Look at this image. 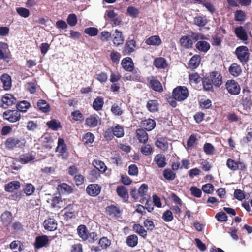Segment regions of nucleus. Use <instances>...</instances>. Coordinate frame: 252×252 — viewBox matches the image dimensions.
Returning <instances> with one entry per match:
<instances>
[{
	"instance_id": "4468645a",
	"label": "nucleus",
	"mask_w": 252,
	"mask_h": 252,
	"mask_svg": "<svg viewBox=\"0 0 252 252\" xmlns=\"http://www.w3.org/2000/svg\"><path fill=\"white\" fill-rule=\"evenodd\" d=\"M212 83L216 87H219L222 83V76L220 74L217 72H212L210 76Z\"/></svg>"
},
{
	"instance_id": "58836bf2",
	"label": "nucleus",
	"mask_w": 252,
	"mask_h": 252,
	"mask_svg": "<svg viewBox=\"0 0 252 252\" xmlns=\"http://www.w3.org/2000/svg\"><path fill=\"white\" fill-rule=\"evenodd\" d=\"M156 146L160 149L165 151L168 149V145L167 141L163 138H158L155 143Z\"/></svg>"
},
{
	"instance_id": "4be33fe9",
	"label": "nucleus",
	"mask_w": 252,
	"mask_h": 252,
	"mask_svg": "<svg viewBox=\"0 0 252 252\" xmlns=\"http://www.w3.org/2000/svg\"><path fill=\"white\" fill-rule=\"evenodd\" d=\"M196 48L199 51L206 53L209 50L210 45L208 42L202 40L197 42Z\"/></svg>"
},
{
	"instance_id": "c756f323",
	"label": "nucleus",
	"mask_w": 252,
	"mask_h": 252,
	"mask_svg": "<svg viewBox=\"0 0 252 252\" xmlns=\"http://www.w3.org/2000/svg\"><path fill=\"white\" fill-rule=\"evenodd\" d=\"M154 64L158 68H165L167 66L166 60L162 57L155 59L154 61Z\"/></svg>"
},
{
	"instance_id": "0eeeda50",
	"label": "nucleus",
	"mask_w": 252,
	"mask_h": 252,
	"mask_svg": "<svg viewBox=\"0 0 252 252\" xmlns=\"http://www.w3.org/2000/svg\"><path fill=\"white\" fill-rule=\"evenodd\" d=\"M17 100L16 98H14L12 94H6L2 98L0 106L2 108L6 109L8 107L15 104Z\"/></svg>"
},
{
	"instance_id": "f3484780",
	"label": "nucleus",
	"mask_w": 252,
	"mask_h": 252,
	"mask_svg": "<svg viewBox=\"0 0 252 252\" xmlns=\"http://www.w3.org/2000/svg\"><path fill=\"white\" fill-rule=\"evenodd\" d=\"M20 187V183L18 181H11L5 186V190L7 192H12Z\"/></svg>"
},
{
	"instance_id": "39448f33",
	"label": "nucleus",
	"mask_w": 252,
	"mask_h": 252,
	"mask_svg": "<svg viewBox=\"0 0 252 252\" xmlns=\"http://www.w3.org/2000/svg\"><path fill=\"white\" fill-rule=\"evenodd\" d=\"M3 117L5 120L14 123L20 120L21 115L17 110H9L3 113Z\"/></svg>"
},
{
	"instance_id": "72a5a7b5",
	"label": "nucleus",
	"mask_w": 252,
	"mask_h": 252,
	"mask_svg": "<svg viewBox=\"0 0 252 252\" xmlns=\"http://www.w3.org/2000/svg\"><path fill=\"white\" fill-rule=\"evenodd\" d=\"M147 108L151 112L158 111V103L156 100H150L147 102Z\"/></svg>"
},
{
	"instance_id": "13d9d810",
	"label": "nucleus",
	"mask_w": 252,
	"mask_h": 252,
	"mask_svg": "<svg viewBox=\"0 0 252 252\" xmlns=\"http://www.w3.org/2000/svg\"><path fill=\"white\" fill-rule=\"evenodd\" d=\"M47 125L49 128L53 130H56L60 127V122L56 120H52L47 123Z\"/></svg>"
},
{
	"instance_id": "423d86ee",
	"label": "nucleus",
	"mask_w": 252,
	"mask_h": 252,
	"mask_svg": "<svg viewBox=\"0 0 252 252\" xmlns=\"http://www.w3.org/2000/svg\"><path fill=\"white\" fill-rule=\"evenodd\" d=\"M226 87L228 92L233 95H237L240 92L239 85L234 80H228L226 83Z\"/></svg>"
},
{
	"instance_id": "0e129e2a",
	"label": "nucleus",
	"mask_w": 252,
	"mask_h": 252,
	"mask_svg": "<svg viewBox=\"0 0 252 252\" xmlns=\"http://www.w3.org/2000/svg\"><path fill=\"white\" fill-rule=\"evenodd\" d=\"M111 110L113 114L115 115L120 116L123 114L122 110L117 104H114L112 106Z\"/></svg>"
},
{
	"instance_id": "f03ea898",
	"label": "nucleus",
	"mask_w": 252,
	"mask_h": 252,
	"mask_svg": "<svg viewBox=\"0 0 252 252\" xmlns=\"http://www.w3.org/2000/svg\"><path fill=\"white\" fill-rule=\"evenodd\" d=\"M111 133H113V134L118 138L122 137L124 135V128L118 124L114 125L111 128H109L106 131L105 137L111 139L112 136Z\"/></svg>"
},
{
	"instance_id": "603ef678",
	"label": "nucleus",
	"mask_w": 252,
	"mask_h": 252,
	"mask_svg": "<svg viewBox=\"0 0 252 252\" xmlns=\"http://www.w3.org/2000/svg\"><path fill=\"white\" fill-rule=\"evenodd\" d=\"M16 12L21 17L27 18L30 15L29 10L24 7H18L16 8Z\"/></svg>"
},
{
	"instance_id": "ddd939ff",
	"label": "nucleus",
	"mask_w": 252,
	"mask_h": 252,
	"mask_svg": "<svg viewBox=\"0 0 252 252\" xmlns=\"http://www.w3.org/2000/svg\"><path fill=\"white\" fill-rule=\"evenodd\" d=\"M122 67L126 71L131 72L134 70V64L132 59L129 57L124 59L121 62Z\"/></svg>"
},
{
	"instance_id": "f257e3e1",
	"label": "nucleus",
	"mask_w": 252,
	"mask_h": 252,
	"mask_svg": "<svg viewBox=\"0 0 252 252\" xmlns=\"http://www.w3.org/2000/svg\"><path fill=\"white\" fill-rule=\"evenodd\" d=\"M172 94L175 100L181 101L187 98L189 93L186 87L179 86L173 90Z\"/></svg>"
},
{
	"instance_id": "6ab92c4d",
	"label": "nucleus",
	"mask_w": 252,
	"mask_h": 252,
	"mask_svg": "<svg viewBox=\"0 0 252 252\" xmlns=\"http://www.w3.org/2000/svg\"><path fill=\"white\" fill-rule=\"evenodd\" d=\"M154 161L159 168H163L167 164L164 156L161 154L156 155L154 159Z\"/></svg>"
},
{
	"instance_id": "a19ab883",
	"label": "nucleus",
	"mask_w": 252,
	"mask_h": 252,
	"mask_svg": "<svg viewBox=\"0 0 252 252\" xmlns=\"http://www.w3.org/2000/svg\"><path fill=\"white\" fill-rule=\"evenodd\" d=\"M93 165L97 170L102 173L104 172L107 168L104 162L98 160H94Z\"/></svg>"
},
{
	"instance_id": "cd10ccee",
	"label": "nucleus",
	"mask_w": 252,
	"mask_h": 252,
	"mask_svg": "<svg viewBox=\"0 0 252 252\" xmlns=\"http://www.w3.org/2000/svg\"><path fill=\"white\" fill-rule=\"evenodd\" d=\"M142 125L146 130L151 131L155 127L156 122L153 119H148L142 121Z\"/></svg>"
},
{
	"instance_id": "c9c22d12",
	"label": "nucleus",
	"mask_w": 252,
	"mask_h": 252,
	"mask_svg": "<svg viewBox=\"0 0 252 252\" xmlns=\"http://www.w3.org/2000/svg\"><path fill=\"white\" fill-rule=\"evenodd\" d=\"M136 48V42L134 40L128 41L126 45L125 51L127 54H130L135 50Z\"/></svg>"
},
{
	"instance_id": "6e6552de",
	"label": "nucleus",
	"mask_w": 252,
	"mask_h": 252,
	"mask_svg": "<svg viewBox=\"0 0 252 252\" xmlns=\"http://www.w3.org/2000/svg\"><path fill=\"white\" fill-rule=\"evenodd\" d=\"M101 190V187L98 184H92L88 185L86 188L87 193L91 196H97Z\"/></svg>"
},
{
	"instance_id": "09e8293b",
	"label": "nucleus",
	"mask_w": 252,
	"mask_h": 252,
	"mask_svg": "<svg viewBox=\"0 0 252 252\" xmlns=\"http://www.w3.org/2000/svg\"><path fill=\"white\" fill-rule=\"evenodd\" d=\"M204 152L208 155H212L215 152L214 147L210 143H207L203 147Z\"/></svg>"
},
{
	"instance_id": "de8ad7c7",
	"label": "nucleus",
	"mask_w": 252,
	"mask_h": 252,
	"mask_svg": "<svg viewBox=\"0 0 252 252\" xmlns=\"http://www.w3.org/2000/svg\"><path fill=\"white\" fill-rule=\"evenodd\" d=\"M162 219L165 222H170L174 218L173 213L170 210H167L164 212L162 217Z\"/></svg>"
},
{
	"instance_id": "20e7f679",
	"label": "nucleus",
	"mask_w": 252,
	"mask_h": 252,
	"mask_svg": "<svg viewBox=\"0 0 252 252\" xmlns=\"http://www.w3.org/2000/svg\"><path fill=\"white\" fill-rule=\"evenodd\" d=\"M235 54L242 63H246L248 61L250 54L247 47L241 46L237 47L235 50Z\"/></svg>"
},
{
	"instance_id": "473e14b6",
	"label": "nucleus",
	"mask_w": 252,
	"mask_h": 252,
	"mask_svg": "<svg viewBox=\"0 0 252 252\" xmlns=\"http://www.w3.org/2000/svg\"><path fill=\"white\" fill-rule=\"evenodd\" d=\"M137 138L141 143H146L148 139L147 132L142 129H139L136 131Z\"/></svg>"
},
{
	"instance_id": "1a4fd4ad",
	"label": "nucleus",
	"mask_w": 252,
	"mask_h": 252,
	"mask_svg": "<svg viewBox=\"0 0 252 252\" xmlns=\"http://www.w3.org/2000/svg\"><path fill=\"white\" fill-rule=\"evenodd\" d=\"M131 73L125 74L124 79L126 81H141L142 78L140 76L139 71L138 69H134Z\"/></svg>"
},
{
	"instance_id": "393cba45",
	"label": "nucleus",
	"mask_w": 252,
	"mask_h": 252,
	"mask_svg": "<svg viewBox=\"0 0 252 252\" xmlns=\"http://www.w3.org/2000/svg\"><path fill=\"white\" fill-rule=\"evenodd\" d=\"M1 220L4 225H8L12 220V213L9 211H5L1 216Z\"/></svg>"
},
{
	"instance_id": "c85d7f7f",
	"label": "nucleus",
	"mask_w": 252,
	"mask_h": 252,
	"mask_svg": "<svg viewBox=\"0 0 252 252\" xmlns=\"http://www.w3.org/2000/svg\"><path fill=\"white\" fill-rule=\"evenodd\" d=\"M201 61V58L199 55H195L193 56L190 60L189 63V66L192 69L196 68L199 65Z\"/></svg>"
},
{
	"instance_id": "680f3d73",
	"label": "nucleus",
	"mask_w": 252,
	"mask_h": 252,
	"mask_svg": "<svg viewBox=\"0 0 252 252\" xmlns=\"http://www.w3.org/2000/svg\"><path fill=\"white\" fill-rule=\"evenodd\" d=\"M226 165L231 170H236L238 169V163L232 159L229 158L227 160Z\"/></svg>"
},
{
	"instance_id": "aec40b11",
	"label": "nucleus",
	"mask_w": 252,
	"mask_h": 252,
	"mask_svg": "<svg viewBox=\"0 0 252 252\" xmlns=\"http://www.w3.org/2000/svg\"><path fill=\"white\" fill-rule=\"evenodd\" d=\"M116 192L118 195L125 201L128 198V190L124 186H119L117 188Z\"/></svg>"
},
{
	"instance_id": "c03bdc74",
	"label": "nucleus",
	"mask_w": 252,
	"mask_h": 252,
	"mask_svg": "<svg viewBox=\"0 0 252 252\" xmlns=\"http://www.w3.org/2000/svg\"><path fill=\"white\" fill-rule=\"evenodd\" d=\"M126 244L131 247H134L138 243V237L135 235L129 236L126 239Z\"/></svg>"
},
{
	"instance_id": "ea45409f",
	"label": "nucleus",
	"mask_w": 252,
	"mask_h": 252,
	"mask_svg": "<svg viewBox=\"0 0 252 252\" xmlns=\"http://www.w3.org/2000/svg\"><path fill=\"white\" fill-rule=\"evenodd\" d=\"M208 23L206 16H196L194 18V23L199 26L203 27Z\"/></svg>"
},
{
	"instance_id": "e433bc0d",
	"label": "nucleus",
	"mask_w": 252,
	"mask_h": 252,
	"mask_svg": "<svg viewBox=\"0 0 252 252\" xmlns=\"http://www.w3.org/2000/svg\"><path fill=\"white\" fill-rule=\"evenodd\" d=\"M106 212L112 217H116L120 214V211L118 207L111 205L107 207Z\"/></svg>"
},
{
	"instance_id": "2f4dec72",
	"label": "nucleus",
	"mask_w": 252,
	"mask_h": 252,
	"mask_svg": "<svg viewBox=\"0 0 252 252\" xmlns=\"http://www.w3.org/2000/svg\"><path fill=\"white\" fill-rule=\"evenodd\" d=\"M78 235L83 240H86L88 237V232L86 227L84 225H80L77 228Z\"/></svg>"
},
{
	"instance_id": "bf43d9fd",
	"label": "nucleus",
	"mask_w": 252,
	"mask_h": 252,
	"mask_svg": "<svg viewBox=\"0 0 252 252\" xmlns=\"http://www.w3.org/2000/svg\"><path fill=\"white\" fill-rule=\"evenodd\" d=\"M94 135L92 133L88 132L84 135L83 140L86 144H91L94 142Z\"/></svg>"
},
{
	"instance_id": "864d4df0",
	"label": "nucleus",
	"mask_w": 252,
	"mask_h": 252,
	"mask_svg": "<svg viewBox=\"0 0 252 252\" xmlns=\"http://www.w3.org/2000/svg\"><path fill=\"white\" fill-rule=\"evenodd\" d=\"M163 175L164 177L168 180H173L175 178V174L170 169H165Z\"/></svg>"
},
{
	"instance_id": "338daca9",
	"label": "nucleus",
	"mask_w": 252,
	"mask_h": 252,
	"mask_svg": "<svg viewBox=\"0 0 252 252\" xmlns=\"http://www.w3.org/2000/svg\"><path fill=\"white\" fill-rule=\"evenodd\" d=\"M85 32L90 36H94L97 34L98 30L94 27L87 28L85 30Z\"/></svg>"
},
{
	"instance_id": "7ed1b4c3",
	"label": "nucleus",
	"mask_w": 252,
	"mask_h": 252,
	"mask_svg": "<svg viewBox=\"0 0 252 252\" xmlns=\"http://www.w3.org/2000/svg\"><path fill=\"white\" fill-rule=\"evenodd\" d=\"M24 140H21L14 137L8 138L5 142L6 148L9 150L13 149L14 148H22L24 146Z\"/></svg>"
},
{
	"instance_id": "412c9836",
	"label": "nucleus",
	"mask_w": 252,
	"mask_h": 252,
	"mask_svg": "<svg viewBox=\"0 0 252 252\" xmlns=\"http://www.w3.org/2000/svg\"><path fill=\"white\" fill-rule=\"evenodd\" d=\"M35 159V156L32 153H25L19 157V161L22 164H26Z\"/></svg>"
},
{
	"instance_id": "8fccbe9b",
	"label": "nucleus",
	"mask_w": 252,
	"mask_h": 252,
	"mask_svg": "<svg viewBox=\"0 0 252 252\" xmlns=\"http://www.w3.org/2000/svg\"><path fill=\"white\" fill-rule=\"evenodd\" d=\"M133 229L136 233L143 237H145L147 235V231L142 226L139 224L134 225Z\"/></svg>"
},
{
	"instance_id": "b1692460",
	"label": "nucleus",
	"mask_w": 252,
	"mask_h": 252,
	"mask_svg": "<svg viewBox=\"0 0 252 252\" xmlns=\"http://www.w3.org/2000/svg\"><path fill=\"white\" fill-rule=\"evenodd\" d=\"M150 85L151 87L155 91L160 92L163 90L161 83L153 77L150 81Z\"/></svg>"
},
{
	"instance_id": "9d476101",
	"label": "nucleus",
	"mask_w": 252,
	"mask_h": 252,
	"mask_svg": "<svg viewBox=\"0 0 252 252\" xmlns=\"http://www.w3.org/2000/svg\"><path fill=\"white\" fill-rule=\"evenodd\" d=\"M56 151L61 154L62 158H67V154L66 153V145L63 139L62 138H59L58 139Z\"/></svg>"
},
{
	"instance_id": "5fc2aeb1",
	"label": "nucleus",
	"mask_w": 252,
	"mask_h": 252,
	"mask_svg": "<svg viewBox=\"0 0 252 252\" xmlns=\"http://www.w3.org/2000/svg\"><path fill=\"white\" fill-rule=\"evenodd\" d=\"M203 85L204 89L207 91L213 90V85L212 82L210 78H205L203 80Z\"/></svg>"
},
{
	"instance_id": "a878e982",
	"label": "nucleus",
	"mask_w": 252,
	"mask_h": 252,
	"mask_svg": "<svg viewBox=\"0 0 252 252\" xmlns=\"http://www.w3.org/2000/svg\"><path fill=\"white\" fill-rule=\"evenodd\" d=\"M98 119L97 115L91 116L86 119V124L90 127H94L97 125Z\"/></svg>"
},
{
	"instance_id": "dca6fc26",
	"label": "nucleus",
	"mask_w": 252,
	"mask_h": 252,
	"mask_svg": "<svg viewBox=\"0 0 252 252\" xmlns=\"http://www.w3.org/2000/svg\"><path fill=\"white\" fill-rule=\"evenodd\" d=\"M49 240L48 237L45 235L38 236L36 238L35 242V247L37 249L41 248L48 243Z\"/></svg>"
},
{
	"instance_id": "9b49d317",
	"label": "nucleus",
	"mask_w": 252,
	"mask_h": 252,
	"mask_svg": "<svg viewBox=\"0 0 252 252\" xmlns=\"http://www.w3.org/2000/svg\"><path fill=\"white\" fill-rule=\"evenodd\" d=\"M44 227L48 231H54L57 229V223L56 220L52 218H49L44 221Z\"/></svg>"
},
{
	"instance_id": "49530a36",
	"label": "nucleus",
	"mask_w": 252,
	"mask_h": 252,
	"mask_svg": "<svg viewBox=\"0 0 252 252\" xmlns=\"http://www.w3.org/2000/svg\"><path fill=\"white\" fill-rule=\"evenodd\" d=\"M235 20L236 21L243 22L246 19V14L245 13L241 10H237L235 12Z\"/></svg>"
},
{
	"instance_id": "a211bd4d",
	"label": "nucleus",
	"mask_w": 252,
	"mask_h": 252,
	"mask_svg": "<svg viewBox=\"0 0 252 252\" xmlns=\"http://www.w3.org/2000/svg\"><path fill=\"white\" fill-rule=\"evenodd\" d=\"M4 90H8L11 87V79L10 76L7 74H3L0 77Z\"/></svg>"
},
{
	"instance_id": "4d7b16f0",
	"label": "nucleus",
	"mask_w": 252,
	"mask_h": 252,
	"mask_svg": "<svg viewBox=\"0 0 252 252\" xmlns=\"http://www.w3.org/2000/svg\"><path fill=\"white\" fill-rule=\"evenodd\" d=\"M41 141L43 143L46 142L47 144H43V146L47 149H50L52 148V140L51 138L46 135H43L41 138Z\"/></svg>"
},
{
	"instance_id": "79ce46f5",
	"label": "nucleus",
	"mask_w": 252,
	"mask_h": 252,
	"mask_svg": "<svg viewBox=\"0 0 252 252\" xmlns=\"http://www.w3.org/2000/svg\"><path fill=\"white\" fill-rule=\"evenodd\" d=\"M103 103L104 101L103 98L101 97H97L93 102V108L97 111L101 110L103 107Z\"/></svg>"
},
{
	"instance_id": "774afa93",
	"label": "nucleus",
	"mask_w": 252,
	"mask_h": 252,
	"mask_svg": "<svg viewBox=\"0 0 252 252\" xmlns=\"http://www.w3.org/2000/svg\"><path fill=\"white\" fill-rule=\"evenodd\" d=\"M202 190L208 194L211 193L214 189V186L211 184H206L202 187Z\"/></svg>"
},
{
	"instance_id": "69168bd1",
	"label": "nucleus",
	"mask_w": 252,
	"mask_h": 252,
	"mask_svg": "<svg viewBox=\"0 0 252 252\" xmlns=\"http://www.w3.org/2000/svg\"><path fill=\"white\" fill-rule=\"evenodd\" d=\"M67 22L70 26H74L77 23V17L75 14H70L67 17Z\"/></svg>"
},
{
	"instance_id": "7c9ffc66",
	"label": "nucleus",
	"mask_w": 252,
	"mask_h": 252,
	"mask_svg": "<svg viewBox=\"0 0 252 252\" xmlns=\"http://www.w3.org/2000/svg\"><path fill=\"white\" fill-rule=\"evenodd\" d=\"M63 202L60 196H54L51 199V206L60 209L63 207Z\"/></svg>"
},
{
	"instance_id": "bb28decb",
	"label": "nucleus",
	"mask_w": 252,
	"mask_h": 252,
	"mask_svg": "<svg viewBox=\"0 0 252 252\" xmlns=\"http://www.w3.org/2000/svg\"><path fill=\"white\" fill-rule=\"evenodd\" d=\"M230 73L234 77L238 76L242 72V69L240 65L237 63H233L229 68Z\"/></svg>"
},
{
	"instance_id": "e2e57ef3",
	"label": "nucleus",
	"mask_w": 252,
	"mask_h": 252,
	"mask_svg": "<svg viewBox=\"0 0 252 252\" xmlns=\"http://www.w3.org/2000/svg\"><path fill=\"white\" fill-rule=\"evenodd\" d=\"M25 193L27 195H32L35 190L34 187L32 184H27L24 189Z\"/></svg>"
},
{
	"instance_id": "4c0bfd02",
	"label": "nucleus",
	"mask_w": 252,
	"mask_h": 252,
	"mask_svg": "<svg viewBox=\"0 0 252 252\" xmlns=\"http://www.w3.org/2000/svg\"><path fill=\"white\" fill-rule=\"evenodd\" d=\"M180 42L181 46L186 48H189L192 47V42L189 36H184L182 37Z\"/></svg>"
},
{
	"instance_id": "f704fd0d",
	"label": "nucleus",
	"mask_w": 252,
	"mask_h": 252,
	"mask_svg": "<svg viewBox=\"0 0 252 252\" xmlns=\"http://www.w3.org/2000/svg\"><path fill=\"white\" fill-rule=\"evenodd\" d=\"M145 43L147 45L158 46L161 43V41L158 35L152 36L148 38L146 41Z\"/></svg>"
},
{
	"instance_id": "6e6d98bb",
	"label": "nucleus",
	"mask_w": 252,
	"mask_h": 252,
	"mask_svg": "<svg viewBox=\"0 0 252 252\" xmlns=\"http://www.w3.org/2000/svg\"><path fill=\"white\" fill-rule=\"evenodd\" d=\"M141 152L143 155L149 156L152 153L153 149L150 145L146 144L141 147Z\"/></svg>"
},
{
	"instance_id": "5701e85b",
	"label": "nucleus",
	"mask_w": 252,
	"mask_h": 252,
	"mask_svg": "<svg viewBox=\"0 0 252 252\" xmlns=\"http://www.w3.org/2000/svg\"><path fill=\"white\" fill-rule=\"evenodd\" d=\"M237 36L242 40H247L248 39L247 34L245 29L242 26L236 28L234 31Z\"/></svg>"
},
{
	"instance_id": "2eb2a0df",
	"label": "nucleus",
	"mask_w": 252,
	"mask_h": 252,
	"mask_svg": "<svg viewBox=\"0 0 252 252\" xmlns=\"http://www.w3.org/2000/svg\"><path fill=\"white\" fill-rule=\"evenodd\" d=\"M57 189L59 193L70 194L73 191L72 188L66 183H62L58 185Z\"/></svg>"
},
{
	"instance_id": "f8f14e48",
	"label": "nucleus",
	"mask_w": 252,
	"mask_h": 252,
	"mask_svg": "<svg viewBox=\"0 0 252 252\" xmlns=\"http://www.w3.org/2000/svg\"><path fill=\"white\" fill-rule=\"evenodd\" d=\"M113 36V42L114 45L119 46L123 44L124 42V37L123 36L122 32L117 29H116Z\"/></svg>"
},
{
	"instance_id": "37998d69",
	"label": "nucleus",
	"mask_w": 252,
	"mask_h": 252,
	"mask_svg": "<svg viewBox=\"0 0 252 252\" xmlns=\"http://www.w3.org/2000/svg\"><path fill=\"white\" fill-rule=\"evenodd\" d=\"M37 105L39 109L43 112H47L49 111V106L45 100H39Z\"/></svg>"
},
{
	"instance_id": "052dcab7",
	"label": "nucleus",
	"mask_w": 252,
	"mask_h": 252,
	"mask_svg": "<svg viewBox=\"0 0 252 252\" xmlns=\"http://www.w3.org/2000/svg\"><path fill=\"white\" fill-rule=\"evenodd\" d=\"M127 12L129 16L132 17H137L139 14L138 10L134 7L130 6L127 9Z\"/></svg>"
},
{
	"instance_id": "3c124183",
	"label": "nucleus",
	"mask_w": 252,
	"mask_h": 252,
	"mask_svg": "<svg viewBox=\"0 0 252 252\" xmlns=\"http://www.w3.org/2000/svg\"><path fill=\"white\" fill-rule=\"evenodd\" d=\"M111 243V241L106 237H103L99 241V245L102 249H107Z\"/></svg>"
},
{
	"instance_id": "a18cd8bd",
	"label": "nucleus",
	"mask_w": 252,
	"mask_h": 252,
	"mask_svg": "<svg viewBox=\"0 0 252 252\" xmlns=\"http://www.w3.org/2000/svg\"><path fill=\"white\" fill-rule=\"evenodd\" d=\"M30 107V104L26 101H22L17 104L16 108L19 111L26 112Z\"/></svg>"
}]
</instances>
